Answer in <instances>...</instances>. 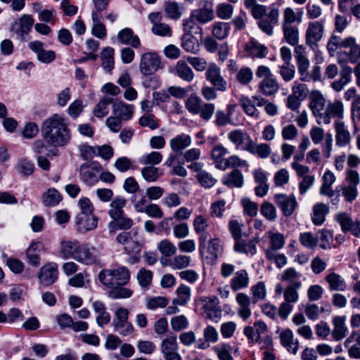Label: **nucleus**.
Listing matches in <instances>:
<instances>
[{
  "instance_id": "8fccbe9b",
  "label": "nucleus",
  "mask_w": 360,
  "mask_h": 360,
  "mask_svg": "<svg viewBox=\"0 0 360 360\" xmlns=\"http://www.w3.org/2000/svg\"><path fill=\"white\" fill-rule=\"evenodd\" d=\"M268 53V48L255 39H251L249 41V56L252 57H257L263 58L266 57Z\"/></svg>"
},
{
  "instance_id": "423d86ee",
  "label": "nucleus",
  "mask_w": 360,
  "mask_h": 360,
  "mask_svg": "<svg viewBox=\"0 0 360 360\" xmlns=\"http://www.w3.org/2000/svg\"><path fill=\"white\" fill-rule=\"evenodd\" d=\"M101 170V165L96 162L84 163L79 167L80 179L89 186L94 185L98 181V174Z\"/></svg>"
},
{
  "instance_id": "72a5a7b5",
  "label": "nucleus",
  "mask_w": 360,
  "mask_h": 360,
  "mask_svg": "<svg viewBox=\"0 0 360 360\" xmlns=\"http://www.w3.org/2000/svg\"><path fill=\"white\" fill-rule=\"evenodd\" d=\"M326 281L328 283L329 289L331 291H345L347 283L344 278L339 274L332 272L326 276Z\"/></svg>"
},
{
  "instance_id": "9b49d317",
  "label": "nucleus",
  "mask_w": 360,
  "mask_h": 360,
  "mask_svg": "<svg viewBox=\"0 0 360 360\" xmlns=\"http://www.w3.org/2000/svg\"><path fill=\"white\" fill-rule=\"evenodd\" d=\"M344 106L340 101H335L334 102H328L326 105L325 110H323L321 115H320L319 120H317L319 124L323 123L328 124L331 122L333 117L342 118L343 115Z\"/></svg>"
},
{
  "instance_id": "393cba45",
  "label": "nucleus",
  "mask_w": 360,
  "mask_h": 360,
  "mask_svg": "<svg viewBox=\"0 0 360 360\" xmlns=\"http://www.w3.org/2000/svg\"><path fill=\"white\" fill-rule=\"evenodd\" d=\"M281 344L289 352L295 354L299 348V342L297 340H294L292 332L289 330H283L280 335Z\"/></svg>"
},
{
  "instance_id": "5fc2aeb1",
  "label": "nucleus",
  "mask_w": 360,
  "mask_h": 360,
  "mask_svg": "<svg viewBox=\"0 0 360 360\" xmlns=\"http://www.w3.org/2000/svg\"><path fill=\"white\" fill-rule=\"evenodd\" d=\"M112 99L109 97H104L101 99L94 109V115L98 118L105 117L109 111V105L112 103Z\"/></svg>"
},
{
  "instance_id": "a211bd4d",
  "label": "nucleus",
  "mask_w": 360,
  "mask_h": 360,
  "mask_svg": "<svg viewBox=\"0 0 360 360\" xmlns=\"http://www.w3.org/2000/svg\"><path fill=\"white\" fill-rule=\"evenodd\" d=\"M34 24V19L30 15H22L18 22H15L13 25V30L19 36L20 38L24 39L32 29Z\"/></svg>"
},
{
  "instance_id": "20e7f679",
  "label": "nucleus",
  "mask_w": 360,
  "mask_h": 360,
  "mask_svg": "<svg viewBox=\"0 0 360 360\" xmlns=\"http://www.w3.org/2000/svg\"><path fill=\"white\" fill-rule=\"evenodd\" d=\"M279 15L278 7L275 4H271L266 16L264 15L258 21L257 25L259 28L268 36L273 35L274 27L278 24Z\"/></svg>"
},
{
  "instance_id": "de8ad7c7",
  "label": "nucleus",
  "mask_w": 360,
  "mask_h": 360,
  "mask_svg": "<svg viewBox=\"0 0 360 360\" xmlns=\"http://www.w3.org/2000/svg\"><path fill=\"white\" fill-rule=\"evenodd\" d=\"M164 11L169 19L178 20L182 15L181 7L179 3L172 1L165 2Z\"/></svg>"
},
{
  "instance_id": "680f3d73",
  "label": "nucleus",
  "mask_w": 360,
  "mask_h": 360,
  "mask_svg": "<svg viewBox=\"0 0 360 360\" xmlns=\"http://www.w3.org/2000/svg\"><path fill=\"white\" fill-rule=\"evenodd\" d=\"M316 238H318L320 248L326 250L330 247L333 241V234L330 231L323 229L316 233Z\"/></svg>"
},
{
  "instance_id": "2eb2a0df",
  "label": "nucleus",
  "mask_w": 360,
  "mask_h": 360,
  "mask_svg": "<svg viewBox=\"0 0 360 360\" xmlns=\"http://www.w3.org/2000/svg\"><path fill=\"white\" fill-rule=\"evenodd\" d=\"M58 274L57 264L49 262L41 268L37 277L41 284L49 286L52 285L57 280Z\"/></svg>"
},
{
  "instance_id": "39448f33",
  "label": "nucleus",
  "mask_w": 360,
  "mask_h": 360,
  "mask_svg": "<svg viewBox=\"0 0 360 360\" xmlns=\"http://www.w3.org/2000/svg\"><path fill=\"white\" fill-rule=\"evenodd\" d=\"M160 58L155 52H147L142 54L139 63L140 72L146 75H150L160 68Z\"/></svg>"
},
{
  "instance_id": "e2e57ef3",
  "label": "nucleus",
  "mask_w": 360,
  "mask_h": 360,
  "mask_svg": "<svg viewBox=\"0 0 360 360\" xmlns=\"http://www.w3.org/2000/svg\"><path fill=\"white\" fill-rule=\"evenodd\" d=\"M297 63L300 79H307V72L309 67V60L302 53L297 56Z\"/></svg>"
},
{
  "instance_id": "37998d69",
  "label": "nucleus",
  "mask_w": 360,
  "mask_h": 360,
  "mask_svg": "<svg viewBox=\"0 0 360 360\" xmlns=\"http://www.w3.org/2000/svg\"><path fill=\"white\" fill-rule=\"evenodd\" d=\"M191 257L186 255H178L169 260V266L174 270L186 269L191 264Z\"/></svg>"
},
{
  "instance_id": "338daca9",
  "label": "nucleus",
  "mask_w": 360,
  "mask_h": 360,
  "mask_svg": "<svg viewBox=\"0 0 360 360\" xmlns=\"http://www.w3.org/2000/svg\"><path fill=\"white\" fill-rule=\"evenodd\" d=\"M196 178L200 185L206 188L214 186L217 181V180L207 171L197 174Z\"/></svg>"
},
{
  "instance_id": "dca6fc26",
  "label": "nucleus",
  "mask_w": 360,
  "mask_h": 360,
  "mask_svg": "<svg viewBox=\"0 0 360 360\" xmlns=\"http://www.w3.org/2000/svg\"><path fill=\"white\" fill-rule=\"evenodd\" d=\"M75 222L76 229L80 233H85L97 227L98 218L94 214H77Z\"/></svg>"
},
{
  "instance_id": "473e14b6",
  "label": "nucleus",
  "mask_w": 360,
  "mask_h": 360,
  "mask_svg": "<svg viewBox=\"0 0 360 360\" xmlns=\"http://www.w3.org/2000/svg\"><path fill=\"white\" fill-rule=\"evenodd\" d=\"M126 202V199L121 196H117L112 200L110 204L108 214L113 220L120 218L124 214L123 208Z\"/></svg>"
},
{
  "instance_id": "0e129e2a",
  "label": "nucleus",
  "mask_w": 360,
  "mask_h": 360,
  "mask_svg": "<svg viewBox=\"0 0 360 360\" xmlns=\"http://www.w3.org/2000/svg\"><path fill=\"white\" fill-rule=\"evenodd\" d=\"M146 196L142 192L131 196V202L136 212L142 213L148 206Z\"/></svg>"
},
{
  "instance_id": "cd10ccee",
  "label": "nucleus",
  "mask_w": 360,
  "mask_h": 360,
  "mask_svg": "<svg viewBox=\"0 0 360 360\" xmlns=\"http://www.w3.org/2000/svg\"><path fill=\"white\" fill-rule=\"evenodd\" d=\"M326 106V100L319 91H315L311 95L309 108H311L314 116L319 120L320 115H322Z\"/></svg>"
},
{
  "instance_id": "c756f323",
  "label": "nucleus",
  "mask_w": 360,
  "mask_h": 360,
  "mask_svg": "<svg viewBox=\"0 0 360 360\" xmlns=\"http://www.w3.org/2000/svg\"><path fill=\"white\" fill-rule=\"evenodd\" d=\"M43 248L40 242H33L26 250L27 262L32 266H38L40 264L39 253Z\"/></svg>"
},
{
  "instance_id": "7c9ffc66",
  "label": "nucleus",
  "mask_w": 360,
  "mask_h": 360,
  "mask_svg": "<svg viewBox=\"0 0 360 360\" xmlns=\"http://www.w3.org/2000/svg\"><path fill=\"white\" fill-rule=\"evenodd\" d=\"M113 114L122 121L131 119L133 115V106L123 102L115 103L112 105Z\"/></svg>"
},
{
  "instance_id": "ddd939ff",
  "label": "nucleus",
  "mask_w": 360,
  "mask_h": 360,
  "mask_svg": "<svg viewBox=\"0 0 360 360\" xmlns=\"http://www.w3.org/2000/svg\"><path fill=\"white\" fill-rule=\"evenodd\" d=\"M28 47L36 54L37 60L42 63H51L56 58V53L52 50H45L44 43L40 41H31L28 44Z\"/></svg>"
},
{
  "instance_id": "9d476101",
  "label": "nucleus",
  "mask_w": 360,
  "mask_h": 360,
  "mask_svg": "<svg viewBox=\"0 0 360 360\" xmlns=\"http://www.w3.org/2000/svg\"><path fill=\"white\" fill-rule=\"evenodd\" d=\"M193 226L195 233L199 236V250L201 252L206 248L207 241L210 238V233L207 231L209 226L207 219L202 215L196 216Z\"/></svg>"
},
{
  "instance_id": "69168bd1",
  "label": "nucleus",
  "mask_w": 360,
  "mask_h": 360,
  "mask_svg": "<svg viewBox=\"0 0 360 360\" xmlns=\"http://www.w3.org/2000/svg\"><path fill=\"white\" fill-rule=\"evenodd\" d=\"M17 169L23 176H30L33 174L35 167L33 162L27 159H20L17 164Z\"/></svg>"
},
{
  "instance_id": "5701e85b",
  "label": "nucleus",
  "mask_w": 360,
  "mask_h": 360,
  "mask_svg": "<svg viewBox=\"0 0 360 360\" xmlns=\"http://www.w3.org/2000/svg\"><path fill=\"white\" fill-rule=\"evenodd\" d=\"M192 139L190 135L182 133L170 139L169 146L173 152H181L191 145Z\"/></svg>"
},
{
  "instance_id": "3c124183",
  "label": "nucleus",
  "mask_w": 360,
  "mask_h": 360,
  "mask_svg": "<svg viewBox=\"0 0 360 360\" xmlns=\"http://www.w3.org/2000/svg\"><path fill=\"white\" fill-rule=\"evenodd\" d=\"M223 182L231 187H240L243 184V177L240 171L235 169L224 176Z\"/></svg>"
},
{
  "instance_id": "f704fd0d",
  "label": "nucleus",
  "mask_w": 360,
  "mask_h": 360,
  "mask_svg": "<svg viewBox=\"0 0 360 360\" xmlns=\"http://www.w3.org/2000/svg\"><path fill=\"white\" fill-rule=\"evenodd\" d=\"M176 75L184 81L190 82L194 79V73L191 68L183 60L177 62L175 66Z\"/></svg>"
},
{
  "instance_id": "f03ea898",
  "label": "nucleus",
  "mask_w": 360,
  "mask_h": 360,
  "mask_svg": "<svg viewBox=\"0 0 360 360\" xmlns=\"http://www.w3.org/2000/svg\"><path fill=\"white\" fill-rule=\"evenodd\" d=\"M101 283L108 288H115L126 285L130 279L129 270L125 266L115 269H105L98 274Z\"/></svg>"
},
{
  "instance_id": "b1692460",
  "label": "nucleus",
  "mask_w": 360,
  "mask_h": 360,
  "mask_svg": "<svg viewBox=\"0 0 360 360\" xmlns=\"http://www.w3.org/2000/svg\"><path fill=\"white\" fill-rule=\"evenodd\" d=\"M349 49V51L347 52H341L339 56H347L349 61L351 63H356L360 59V45L356 43L355 37L349 36L348 41L345 44V48Z\"/></svg>"
},
{
  "instance_id": "c03bdc74",
  "label": "nucleus",
  "mask_w": 360,
  "mask_h": 360,
  "mask_svg": "<svg viewBox=\"0 0 360 360\" xmlns=\"http://www.w3.org/2000/svg\"><path fill=\"white\" fill-rule=\"evenodd\" d=\"M141 173L143 179L148 183L155 182L163 174L159 168L152 165L143 167Z\"/></svg>"
},
{
  "instance_id": "1a4fd4ad",
  "label": "nucleus",
  "mask_w": 360,
  "mask_h": 360,
  "mask_svg": "<svg viewBox=\"0 0 360 360\" xmlns=\"http://www.w3.org/2000/svg\"><path fill=\"white\" fill-rule=\"evenodd\" d=\"M194 18L199 24H206L214 18L213 4L208 0H203L198 8L191 11Z\"/></svg>"
},
{
  "instance_id": "aec40b11",
  "label": "nucleus",
  "mask_w": 360,
  "mask_h": 360,
  "mask_svg": "<svg viewBox=\"0 0 360 360\" xmlns=\"http://www.w3.org/2000/svg\"><path fill=\"white\" fill-rule=\"evenodd\" d=\"M117 39L120 43L130 45L135 49L141 46V41L139 37L129 27H125L117 33Z\"/></svg>"
},
{
  "instance_id": "7ed1b4c3",
  "label": "nucleus",
  "mask_w": 360,
  "mask_h": 360,
  "mask_svg": "<svg viewBox=\"0 0 360 360\" xmlns=\"http://www.w3.org/2000/svg\"><path fill=\"white\" fill-rule=\"evenodd\" d=\"M116 240L129 254L138 253L142 248V243L139 239L138 232L135 230L120 233L117 236Z\"/></svg>"
},
{
  "instance_id": "4d7b16f0",
  "label": "nucleus",
  "mask_w": 360,
  "mask_h": 360,
  "mask_svg": "<svg viewBox=\"0 0 360 360\" xmlns=\"http://www.w3.org/2000/svg\"><path fill=\"white\" fill-rule=\"evenodd\" d=\"M170 325L174 331L179 332L186 329L188 327L189 322L188 319L181 314L172 317Z\"/></svg>"
},
{
  "instance_id": "2f4dec72",
  "label": "nucleus",
  "mask_w": 360,
  "mask_h": 360,
  "mask_svg": "<svg viewBox=\"0 0 360 360\" xmlns=\"http://www.w3.org/2000/svg\"><path fill=\"white\" fill-rule=\"evenodd\" d=\"M181 46L188 53L196 54L200 50L198 39L189 33H185L181 37Z\"/></svg>"
},
{
  "instance_id": "09e8293b",
  "label": "nucleus",
  "mask_w": 360,
  "mask_h": 360,
  "mask_svg": "<svg viewBox=\"0 0 360 360\" xmlns=\"http://www.w3.org/2000/svg\"><path fill=\"white\" fill-rule=\"evenodd\" d=\"M248 285V273L245 270L237 271L231 281V287L234 291L245 288Z\"/></svg>"
},
{
  "instance_id": "13d9d810",
  "label": "nucleus",
  "mask_w": 360,
  "mask_h": 360,
  "mask_svg": "<svg viewBox=\"0 0 360 360\" xmlns=\"http://www.w3.org/2000/svg\"><path fill=\"white\" fill-rule=\"evenodd\" d=\"M266 329V326L264 322H256L253 327H249V340H251L252 342H258L261 335L265 333Z\"/></svg>"
},
{
  "instance_id": "774afa93",
  "label": "nucleus",
  "mask_w": 360,
  "mask_h": 360,
  "mask_svg": "<svg viewBox=\"0 0 360 360\" xmlns=\"http://www.w3.org/2000/svg\"><path fill=\"white\" fill-rule=\"evenodd\" d=\"M299 240L300 243L304 248L308 249H314L318 243V238H316V236H314V235L310 232L300 233Z\"/></svg>"
},
{
  "instance_id": "49530a36",
  "label": "nucleus",
  "mask_w": 360,
  "mask_h": 360,
  "mask_svg": "<svg viewBox=\"0 0 360 360\" xmlns=\"http://www.w3.org/2000/svg\"><path fill=\"white\" fill-rule=\"evenodd\" d=\"M338 7L342 13H347L351 10L354 16L360 19V4L357 0H340Z\"/></svg>"
},
{
  "instance_id": "bf43d9fd",
  "label": "nucleus",
  "mask_w": 360,
  "mask_h": 360,
  "mask_svg": "<svg viewBox=\"0 0 360 360\" xmlns=\"http://www.w3.org/2000/svg\"><path fill=\"white\" fill-rule=\"evenodd\" d=\"M158 249L166 257L174 255L177 252L176 247L168 239L161 240L158 245Z\"/></svg>"
},
{
  "instance_id": "bb28decb",
  "label": "nucleus",
  "mask_w": 360,
  "mask_h": 360,
  "mask_svg": "<svg viewBox=\"0 0 360 360\" xmlns=\"http://www.w3.org/2000/svg\"><path fill=\"white\" fill-rule=\"evenodd\" d=\"M352 68L348 65L343 66L340 70V78L331 84V87L335 91H341L351 82Z\"/></svg>"
},
{
  "instance_id": "58836bf2",
  "label": "nucleus",
  "mask_w": 360,
  "mask_h": 360,
  "mask_svg": "<svg viewBox=\"0 0 360 360\" xmlns=\"http://www.w3.org/2000/svg\"><path fill=\"white\" fill-rule=\"evenodd\" d=\"M62 199V195L54 188H49L42 195L43 203L48 207L58 205Z\"/></svg>"
},
{
  "instance_id": "0eeeda50",
  "label": "nucleus",
  "mask_w": 360,
  "mask_h": 360,
  "mask_svg": "<svg viewBox=\"0 0 360 360\" xmlns=\"http://www.w3.org/2000/svg\"><path fill=\"white\" fill-rule=\"evenodd\" d=\"M74 259L85 265L93 264L98 260L97 250L89 243H79Z\"/></svg>"
},
{
  "instance_id": "79ce46f5",
  "label": "nucleus",
  "mask_w": 360,
  "mask_h": 360,
  "mask_svg": "<svg viewBox=\"0 0 360 360\" xmlns=\"http://www.w3.org/2000/svg\"><path fill=\"white\" fill-rule=\"evenodd\" d=\"M302 11L295 13L290 7H287L283 11L282 26L293 25L295 22L300 23L302 20Z\"/></svg>"
},
{
  "instance_id": "4c0bfd02",
  "label": "nucleus",
  "mask_w": 360,
  "mask_h": 360,
  "mask_svg": "<svg viewBox=\"0 0 360 360\" xmlns=\"http://www.w3.org/2000/svg\"><path fill=\"white\" fill-rule=\"evenodd\" d=\"M176 295L177 297L173 299L172 304H176L179 306H186L191 299V288L186 285L181 284L176 289Z\"/></svg>"
},
{
  "instance_id": "ea45409f",
  "label": "nucleus",
  "mask_w": 360,
  "mask_h": 360,
  "mask_svg": "<svg viewBox=\"0 0 360 360\" xmlns=\"http://www.w3.org/2000/svg\"><path fill=\"white\" fill-rule=\"evenodd\" d=\"M349 37L342 39L340 37L332 34L328 41L326 48L330 56H334L338 49L345 48Z\"/></svg>"
},
{
  "instance_id": "c9c22d12",
  "label": "nucleus",
  "mask_w": 360,
  "mask_h": 360,
  "mask_svg": "<svg viewBox=\"0 0 360 360\" xmlns=\"http://www.w3.org/2000/svg\"><path fill=\"white\" fill-rule=\"evenodd\" d=\"M160 348L162 354L170 352L179 351L177 336L172 333L165 336L160 342Z\"/></svg>"
},
{
  "instance_id": "a19ab883",
  "label": "nucleus",
  "mask_w": 360,
  "mask_h": 360,
  "mask_svg": "<svg viewBox=\"0 0 360 360\" xmlns=\"http://www.w3.org/2000/svg\"><path fill=\"white\" fill-rule=\"evenodd\" d=\"M249 153L257 155L259 158L265 159L270 155L271 148L267 143L257 144L249 141Z\"/></svg>"
},
{
  "instance_id": "603ef678",
  "label": "nucleus",
  "mask_w": 360,
  "mask_h": 360,
  "mask_svg": "<svg viewBox=\"0 0 360 360\" xmlns=\"http://www.w3.org/2000/svg\"><path fill=\"white\" fill-rule=\"evenodd\" d=\"M284 38L286 41L292 46L299 41V30L295 25L282 26Z\"/></svg>"
},
{
  "instance_id": "052dcab7",
  "label": "nucleus",
  "mask_w": 360,
  "mask_h": 360,
  "mask_svg": "<svg viewBox=\"0 0 360 360\" xmlns=\"http://www.w3.org/2000/svg\"><path fill=\"white\" fill-rule=\"evenodd\" d=\"M136 278L142 288H148L151 284L153 272L144 268H141L137 273Z\"/></svg>"
},
{
  "instance_id": "f8f14e48",
  "label": "nucleus",
  "mask_w": 360,
  "mask_h": 360,
  "mask_svg": "<svg viewBox=\"0 0 360 360\" xmlns=\"http://www.w3.org/2000/svg\"><path fill=\"white\" fill-rule=\"evenodd\" d=\"M207 80H208L216 90L220 91H226L227 82L221 75L220 68L214 63L209 64L205 73Z\"/></svg>"
},
{
  "instance_id": "4468645a",
  "label": "nucleus",
  "mask_w": 360,
  "mask_h": 360,
  "mask_svg": "<svg viewBox=\"0 0 360 360\" xmlns=\"http://www.w3.org/2000/svg\"><path fill=\"white\" fill-rule=\"evenodd\" d=\"M264 105L265 111L268 115L274 116L277 114L278 108L274 103H266V101L260 96H253L251 99L249 100V115L257 117L259 112L255 109V106L262 107Z\"/></svg>"
},
{
  "instance_id": "4be33fe9",
  "label": "nucleus",
  "mask_w": 360,
  "mask_h": 360,
  "mask_svg": "<svg viewBox=\"0 0 360 360\" xmlns=\"http://www.w3.org/2000/svg\"><path fill=\"white\" fill-rule=\"evenodd\" d=\"M259 92L263 95L270 96L276 94L278 91L279 84L276 79L272 75L266 77V78H263L259 83Z\"/></svg>"
},
{
  "instance_id": "a878e982",
  "label": "nucleus",
  "mask_w": 360,
  "mask_h": 360,
  "mask_svg": "<svg viewBox=\"0 0 360 360\" xmlns=\"http://www.w3.org/2000/svg\"><path fill=\"white\" fill-rule=\"evenodd\" d=\"M79 242L77 240H63L60 242V254L63 259H75Z\"/></svg>"
},
{
  "instance_id": "c85d7f7f",
  "label": "nucleus",
  "mask_w": 360,
  "mask_h": 360,
  "mask_svg": "<svg viewBox=\"0 0 360 360\" xmlns=\"http://www.w3.org/2000/svg\"><path fill=\"white\" fill-rule=\"evenodd\" d=\"M345 316H335L333 318V323L334 328L332 331V336L336 341L343 339L348 333V328L345 324Z\"/></svg>"
},
{
  "instance_id": "6e6d98bb",
  "label": "nucleus",
  "mask_w": 360,
  "mask_h": 360,
  "mask_svg": "<svg viewBox=\"0 0 360 360\" xmlns=\"http://www.w3.org/2000/svg\"><path fill=\"white\" fill-rule=\"evenodd\" d=\"M162 160V155L158 151H152L149 153L144 154L140 158V163L146 165H156L160 164Z\"/></svg>"
},
{
  "instance_id": "412c9836",
  "label": "nucleus",
  "mask_w": 360,
  "mask_h": 360,
  "mask_svg": "<svg viewBox=\"0 0 360 360\" xmlns=\"http://www.w3.org/2000/svg\"><path fill=\"white\" fill-rule=\"evenodd\" d=\"M345 347L348 349V354L350 357L360 359V334L353 332L345 340Z\"/></svg>"
},
{
  "instance_id": "a18cd8bd",
  "label": "nucleus",
  "mask_w": 360,
  "mask_h": 360,
  "mask_svg": "<svg viewBox=\"0 0 360 360\" xmlns=\"http://www.w3.org/2000/svg\"><path fill=\"white\" fill-rule=\"evenodd\" d=\"M114 53L112 47H105L101 53V65L108 72L114 68Z\"/></svg>"
},
{
  "instance_id": "f257e3e1",
  "label": "nucleus",
  "mask_w": 360,
  "mask_h": 360,
  "mask_svg": "<svg viewBox=\"0 0 360 360\" xmlns=\"http://www.w3.org/2000/svg\"><path fill=\"white\" fill-rule=\"evenodd\" d=\"M41 133L46 143L53 147L64 146L71 139L67 119L59 114H53L43 122Z\"/></svg>"
},
{
  "instance_id": "e433bc0d",
  "label": "nucleus",
  "mask_w": 360,
  "mask_h": 360,
  "mask_svg": "<svg viewBox=\"0 0 360 360\" xmlns=\"http://www.w3.org/2000/svg\"><path fill=\"white\" fill-rule=\"evenodd\" d=\"M329 209L327 205L323 203H317L314 205L312 221L316 226L321 225L326 220V216L328 213Z\"/></svg>"
},
{
  "instance_id": "6ab92c4d",
  "label": "nucleus",
  "mask_w": 360,
  "mask_h": 360,
  "mask_svg": "<svg viewBox=\"0 0 360 360\" xmlns=\"http://www.w3.org/2000/svg\"><path fill=\"white\" fill-rule=\"evenodd\" d=\"M335 131L336 144L341 147L347 146L350 142L351 134L342 121L335 122Z\"/></svg>"
},
{
  "instance_id": "f3484780",
  "label": "nucleus",
  "mask_w": 360,
  "mask_h": 360,
  "mask_svg": "<svg viewBox=\"0 0 360 360\" xmlns=\"http://www.w3.org/2000/svg\"><path fill=\"white\" fill-rule=\"evenodd\" d=\"M276 203L282 210L285 216H290L297 206V200L294 195H287L285 194H276L274 196Z\"/></svg>"
},
{
  "instance_id": "864d4df0",
  "label": "nucleus",
  "mask_w": 360,
  "mask_h": 360,
  "mask_svg": "<svg viewBox=\"0 0 360 360\" xmlns=\"http://www.w3.org/2000/svg\"><path fill=\"white\" fill-rule=\"evenodd\" d=\"M270 246L265 250V253L272 250L277 252L278 250L283 248L285 244V238L282 233H271L269 235Z\"/></svg>"
},
{
  "instance_id": "6e6552de",
  "label": "nucleus",
  "mask_w": 360,
  "mask_h": 360,
  "mask_svg": "<svg viewBox=\"0 0 360 360\" xmlns=\"http://www.w3.org/2000/svg\"><path fill=\"white\" fill-rule=\"evenodd\" d=\"M324 32V20L309 22L306 30V44L310 46L317 45L322 39Z\"/></svg>"
}]
</instances>
